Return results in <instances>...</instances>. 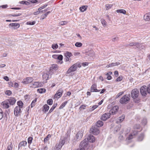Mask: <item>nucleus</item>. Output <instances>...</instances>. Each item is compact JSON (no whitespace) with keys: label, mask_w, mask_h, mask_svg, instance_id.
<instances>
[{"label":"nucleus","mask_w":150,"mask_h":150,"mask_svg":"<svg viewBox=\"0 0 150 150\" xmlns=\"http://www.w3.org/2000/svg\"><path fill=\"white\" fill-rule=\"evenodd\" d=\"M131 97L133 99L134 102L136 103H138L140 101V99L138 97L139 92L137 88L133 89L131 93Z\"/></svg>","instance_id":"nucleus-1"},{"label":"nucleus","mask_w":150,"mask_h":150,"mask_svg":"<svg viewBox=\"0 0 150 150\" xmlns=\"http://www.w3.org/2000/svg\"><path fill=\"white\" fill-rule=\"evenodd\" d=\"M130 99L129 93L124 95L120 99V102L121 104H126L128 103Z\"/></svg>","instance_id":"nucleus-2"},{"label":"nucleus","mask_w":150,"mask_h":150,"mask_svg":"<svg viewBox=\"0 0 150 150\" xmlns=\"http://www.w3.org/2000/svg\"><path fill=\"white\" fill-rule=\"evenodd\" d=\"M58 69L57 65L56 64H53L50 67L48 73L50 75H52L55 71Z\"/></svg>","instance_id":"nucleus-3"},{"label":"nucleus","mask_w":150,"mask_h":150,"mask_svg":"<svg viewBox=\"0 0 150 150\" xmlns=\"http://www.w3.org/2000/svg\"><path fill=\"white\" fill-rule=\"evenodd\" d=\"M80 146L81 147V148L84 150L88 148V142L85 139L83 141L81 142L80 144Z\"/></svg>","instance_id":"nucleus-4"},{"label":"nucleus","mask_w":150,"mask_h":150,"mask_svg":"<svg viewBox=\"0 0 150 150\" xmlns=\"http://www.w3.org/2000/svg\"><path fill=\"white\" fill-rule=\"evenodd\" d=\"M90 132L91 133L93 134L94 135H96L98 134L99 133L100 131L99 129L96 127L93 126L90 129Z\"/></svg>","instance_id":"nucleus-5"},{"label":"nucleus","mask_w":150,"mask_h":150,"mask_svg":"<svg viewBox=\"0 0 150 150\" xmlns=\"http://www.w3.org/2000/svg\"><path fill=\"white\" fill-rule=\"evenodd\" d=\"M140 92L143 96H146L148 93L147 90L146 86H142L140 89Z\"/></svg>","instance_id":"nucleus-6"},{"label":"nucleus","mask_w":150,"mask_h":150,"mask_svg":"<svg viewBox=\"0 0 150 150\" xmlns=\"http://www.w3.org/2000/svg\"><path fill=\"white\" fill-rule=\"evenodd\" d=\"M119 109V107L117 105H115L113 106L109 111V113L110 115H115L118 112Z\"/></svg>","instance_id":"nucleus-7"},{"label":"nucleus","mask_w":150,"mask_h":150,"mask_svg":"<svg viewBox=\"0 0 150 150\" xmlns=\"http://www.w3.org/2000/svg\"><path fill=\"white\" fill-rule=\"evenodd\" d=\"M64 56L66 57L65 61L66 62H70L71 61V59L70 57L72 56L71 52H67L65 53Z\"/></svg>","instance_id":"nucleus-8"},{"label":"nucleus","mask_w":150,"mask_h":150,"mask_svg":"<svg viewBox=\"0 0 150 150\" xmlns=\"http://www.w3.org/2000/svg\"><path fill=\"white\" fill-rule=\"evenodd\" d=\"M43 83L40 82H35L32 83V85L31 87L33 88H37L43 86Z\"/></svg>","instance_id":"nucleus-9"},{"label":"nucleus","mask_w":150,"mask_h":150,"mask_svg":"<svg viewBox=\"0 0 150 150\" xmlns=\"http://www.w3.org/2000/svg\"><path fill=\"white\" fill-rule=\"evenodd\" d=\"M63 92V91L62 88L59 89L55 94L54 98H59L62 96Z\"/></svg>","instance_id":"nucleus-10"},{"label":"nucleus","mask_w":150,"mask_h":150,"mask_svg":"<svg viewBox=\"0 0 150 150\" xmlns=\"http://www.w3.org/2000/svg\"><path fill=\"white\" fill-rule=\"evenodd\" d=\"M33 80V78L32 77H29L23 79L22 83L24 84H27L30 83Z\"/></svg>","instance_id":"nucleus-11"},{"label":"nucleus","mask_w":150,"mask_h":150,"mask_svg":"<svg viewBox=\"0 0 150 150\" xmlns=\"http://www.w3.org/2000/svg\"><path fill=\"white\" fill-rule=\"evenodd\" d=\"M14 114L15 116H18L20 115V113L21 112V108L19 106H16L14 110Z\"/></svg>","instance_id":"nucleus-12"},{"label":"nucleus","mask_w":150,"mask_h":150,"mask_svg":"<svg viewBox=\"0 0 150 150\" xmlns=\"http://www.w3.org/2000/svg\"><path fill=\"white\" fill-rule=\"evenodd\" d=\"M110 114L109 112L105 113L102 115L101 119L103 121H105L110 117Z\"/></svg>","instance_id":"nucleus-13"},{"label":"nucleus","mask_w":150,"mask_h":150,"mask_svg":"<svg viewBox=\"0 0 150 150\" xmlns=\"http://www.w3.org/2000/svg\"><path fill=\"white\" fill-rule=\"evenodd\" d=\"M9 28L12 29H16L20 27V24L18 23H11L9 25Z\"/></svg>","instance_id":"nucleus-14"},{"label":"nucleus","mask_w":150,"mask_h":150,"mask_svg":"<svg viewBox=\"0 0 150 150\" xmlns=\"http://www.w3.org/2000/svg\"><path fill=\"white\" fill-rule=\"evenodd\" d=\"M76 65L74 64L67 71V74H70L71 72H73L76 70L77 69Z\"/></svg>","instance_id":"nucleus-15"},{"label":"nucleus","mask_w":150,"mask_h":150,"mask_svg":"<svg viewBox=\"0 0 150 150\" xmlns=\"http://www.w3.org/2000/svg\"><path fill=\"white\" fill-rule=\"evenodd\" d=\"M86 139L87 141L93 143L95 140V137L93 135L91 134L89 135L88 137Z\"/></svg>","instance_id":"nucleus-16"},{"label":"nucleus","mask_w":150,"mask_h":150,"mask_svg":"<svg viewBox=\"0 0 150 150\" xmlns=\"http://www.w3.org/2000/svg\"><path fill=\"white\" fill-rule=\"evenodd\" d=\"M100 90H98L97 89L96 85L94 84L92 85L91 88V92H99Z\"/></svg>","instance_id":"nucleus-17"},{"label":"nucleus","mask_w":150,"mask_h":150,"mask_svg":"<svg viewBox=\"0 0 150 150\" xmlns=\"http://www.w3.org/2000/svg\"><path fill=\"white\" fill-rule=\"evenodd\" d=\"M83 132L82 131H79L76 135V139L80 140L83 136Z\"/></svg>","instance_id":"nucleus-18"},{"label":"nucleus","mask_w":150,"mask_h":150,"mask_svg":"<svg viewBox=\"0 0 150 150\" xmlns=\"http://www.w3.org/2000/svg\"><path fill=\"white\" fill-rule=\"evenodd\" d=\"M1 104L4 108L7 109L9 107V103L7 100L2 102Z\"/></svg>","instance_id":"nucleus-19"},{"label":"nucleus","mask_w":150,"mask_h":150,"mask_svg":"<svg viewBox=\"0 0 150 150\" xmlns=\"http://www.w3.org/2000/svg\"><path fill=\"white\" fill-rule=\"evenodd\" d=\"M51 76L50 75L48 72L47 73H44L42 75V78L43 79L47 81L48 80L49 78H50Z\"/></svg>","instance_id":"nucleus-20"},{"label":"nucleus","mask_w":150,"mask_h":150,"mask_svg":"<svg viewBox=\"0 0 150 150\" xmlns=\"http://www.w3.org/2000/svg\"><path fill=\"white\" fill-rule=\"evenodd\" d=\"M8 101V103L11 105H13L14 104L16 101V100L13 97L11 98L10 99L7 100Z\"/></svg>","instance_id":"nucleus-21"},{"label":"nucleus","mask_w":150,"mask_h":150,"mask_svg":"<svg viewBox=\"0 0 150 150\" xmlns=\"http://www.w3.org/2000/svg\"><path fill=\"white\" fill-rule=\"evenodd\" d=\"M27 142L25 141H22L20 142L18 145V149L19 150L21 147L25 146L27 145Z\"/></svg>","instance_id":"nucleus-22"},{"label":"nucleus","mask_w":150,"mask_h":150,"mask_svg":"<svg viewBox=\"0 0 150 150\" xmlns=\"http://www.w3.org/2000/svg\"><path fill=\"white\" fill-rule=\"evenodd\" d=\"M125 118V116L124 115H122L117 119L116 123H119L121 122L124 120Z\"/></svg>","instance_id":"nucleus-23"},{"label":"nucleus","mask_w":150,"mask_h":150,"mask_svg":"<svg viewBox=\"0 0 150 150\" xmlns=\"http://www.w3.org/2000/svg\"><path fill=\"white\" fill-rule=\"evenodd\" d=\"M144 20L147 21H150V13H147L144 16Z\"/></svg>","instance_id":"nucleus-24"},{"label":"nucleus","mask_w":150,"mask_h":150,"mask_svg":"<svg viewBox=\"0 0 150 150\" xmlns=\"http://www.w3.org/2000/svg\"><path fill=\"white\" fill-rule=\"evenodd\" d=\"M42 110L45 112H47L49 108V106L47 104L45 105L42 107Z\"/></svg>","instance_id":"nucleus-25"},{"label":"nucleus","mask_w":150,"mask_h":150,"mask_svg":"<svg viewBox=\"0 0 150 150\" xmlns=\"http://www.w3.org/2000/svg\"><path fill=\"white\" fill-rule=\"evenodd\" d=\"M103 123L102 121L99 120L97 122L96 125L98 127H100L102 126L103 125Z\"/></svg>","instance_id":"nucleus-26"},{"label":"nucleus","mask_w":150,"mask_h":150,"mask_svg":"<svg viewBox=\"0 0 150 150\" xmlns=\"http://www.w3.org/2000/svg\"><path fill=\"white\" fill-rule=\"evenodd\" d=\"M57 105V103H54L52 108L49 110L48 113H50L52 112Z\"/></svg>","instance_id":"nucleus-27"},{"label":"nucleus","mask_w":150,"mask_h":150,"mask_svg":"<svg viewBox=\"0 0 150 150\" xmlns=\"http://www.w3.org/2000/svg\"><path fill=\"white\" fill-rule=\"evenodd\" d=\"M88 7L87 6H83L80 7L79 8L80 10L82 12H83L86 11Z\"/></svg>","instance_id":"nucleus-28"},{"label":"nucleus","mask_w":150,"mask_h":150,"mask_svg":"<svg viewBox=\"0 0 150 150\" xmlns=\"http://www.w3.org/2000/svg\"><path fill=\"white\" fill-rule=\"evenodd\" d=\"M144 137V134L142 133L140 134L138 138V140L139 141H141L142 140Z\"/></svg>","instance_id":"nucleus-29"},{"label":"nucleus","mask_w":150,"mask_h":150,"mask_svg":"<svg viewBox=\"0 0 150 150\" xmlns=\"http://www.w3.org/2000/svg\"><path fill=\"white\" fill-rule=\"evenodd\" d=\"M45 91L46 90L45 88H40L37 90V92L40 93H44Z\"/></svg>","instance_id":"nucleus-30"},{"label":"nucleus","mask_w":150,"mask_h":150,"mask_svg":"<svg viewBox=\"0 0 150 150\" xmlns=\"http://www.w3.org/2000/svg\"><path fill=\"white\" fill-rule=\"evenodd\" d=\"M116 12L117 13H122L123 14H125L126 11L124 9H118L116 10Z\"/></svg>","instance_id":"nucleus-31"},{"label":"nucleus","mask_w":150,"mask_h":150,"mask_svg":"<svg viewBox=\"0 0 150 150\" xmlns=\"http://www.w3.org/2000/svg\"><path fill=\"white\" fill-rule=\"evenodd\" d=\"M17 104L20 108H22L23 105V103L21 101H19L17 102Z\"/></svg>","instance_id":"nucleus-32"},{"label":"nucleus","mask_w":150,"mask_h":150,"mask_svg":"<svg viewBox=\"0 0 150 150\" xmlns=\"http://www.w3.org/2000/svg\"><path fill=\"white\" fill-rule=\"evenodd\" d=\"M67 101H65L60 106L59 108L60 109H62L63 108H64L65 105L67 104Z\"/></svg>","instance_id":"nucleus-33"},{"label":"nucleus","mask_w":150,"mask_h":150,"mask_svg":"<svg viewBox=\"0 0 150 150\" xmlns=\"http://www.w3.org/2000/svg\"><path fill=\"white\" fill-rule=\"evenodd\" d=\"M51 137V135L50 134H48L47 136L44 139V142L46 143L49 140V138Z\"/></svg>","instance_id":"nucleus-34"},{"label":"nucleus","mask_w":150,"mask_h":150,"mask_svg":"<svg viewBox=\"0 0 150 150\" xmlns=\"http://www.w3.org/2000/svg\"><path fill=\"white\" fill-rule=\"evenodd\" d=\"M101 22L104 27H105L107 25V23L104 19H101Z\"/></svg>","instance_id":"nucleus-35"},{"label":"nucleus","mask_w":150,"mask_h":150,"mask_svg":"<svg viewBox=\"0 0 150 150\" xmlns=\"http://www.w3.org/2000/svg\"><path fill=\"white\" fill-rule=\"evenodd\" d=\"M37 98H36L34 100H33L32 101L31 104V107L32 108L35 105V103L36 102L37 100Z\"/></svg>","instance_id":"nucleus-36"},{"label":"nucleus","mask_w":150,"mask_h":150,"mask_svg":"<svg viewBox=\"0 0 150 150\" xmlns=\"http://www.w3.org/2000/svg\"><path fill=\"white\" fill-rule=\"evenodd\" d=\"M36 22L35 21H28L26 22V24L28 25H33L35 24Z\"/></svg>","instance_id":"nucleus-37"},{"label":"nucleus","mask_w":150,"mask_h":150,"mask_svg":"<svg viewBox=\"0 0 150 150\" xmlns=\"http://www.w3.org/2000/svg\"><path fill=\"white\" fill-rule=\"evenodd\" d=\"M112 6V5L109 4H107L105 5V7L106 8V9L107 10H108L111 8V7Z\"/></svg>","instance_id":"nucleus-38"},{"label":"nucleus","mask_w":150,"mask_h":150,"mask_svg":"<svg viewBox=\"0 0 150 150\" xmlns=\"http://www.w3.org/2000/svg\"><path fill=\"white\" fill-rule=\"evenodd\" d=\"M65 141L64 140H62L59 142V146H60L61 148L62 147V146H63L65 143Z\"/></svg>","instance_id":"nucleus-39"},{"label":"nucleus","mask_w":150,"mask_h":150,"mask_svg":"<svg viewBox=\"0 0 150 150\" xmlns=\"http://www.w3.org/2000/svg\"><path fill=\"white\" fill-rule=\"evenodd\" d=\"M75 46L77 47H81L82 45V44L80 42H76L75 44Z\"/></svg>","instance_id":"nucleus-40"},{"label":"nucleus","mask_w":150,"mask_h":150,"mask_svg":"<svg viewBox=\"0 0 150 150\" xmlns=\"http://www.w3.org/2000/svg\"><path fill=\"white\" fill-rule=\"evenodd\" d=\"M111 65V67L117 66L120 64V63L119 62H117L115 63H112L111 64H110Z\"/></svg>","instance_id":"nucleus-41"},{"label":"nucleus","mask_w":150,"mask_h":150,"mask_svg":"<svg viewBox=\"0 0 150 150\" xmlns=\"http://www.w3.org/2000/svg\"><path fill=\"white\" fill-rule=\"evenodd\" d=\"M98 107V105H94L91 108H90L89 110L91 111H92L96 108Z\"/></svg>","instance_id":"nucleus-42"},{"label":"nucleus","mask_w":150,"mask_h":150,"mask_svg":"<svg viewBox=\"0 0 150 150\" xmlns=\"http://www.w3.org/2000/svg\"><path fill=\"white\" fill-rule=\"evenodd\" d=\"M53 100L52 99H50L47 100V103L49 105H51L53 104Z\"/></svg>","instance_id":"nucleus-43"},{"label":"nucleus","mask_w":150,"mask_h":150,"mask_svg":"<svg viewBox=\"0 0 150 150\" xmlns=\"http://www.w3.org/2000/svg\"><path fill=\"white\" fill-rule=\"evenodd\" d=\"M33 138L32 137H29L28 139V143L30 144L32 142Z\"/></svg>","instance_id":"nucleus-44"},{"label":"nucleus","mask_w":150,"mask_h":150,"mask_svg":"<svg viewBox=\"0 0 150 150\" xmlns=\"http://www.w3.org/2000/svg\"><path fill=\"white\" fill-rule=\"evenodd\" d=\"M3 115L4 114L2 110L0 108V120L3 118Z\"/></svg>","instance_id":"nucleus-45"},{"label":"nucleus","mask_w":150,"mask_h":150,"mask_svg":"<svg viewBox=\"0 0 150 150\" xmlns=\"http://www.w3.org/2000/svg\"><path fill=\"white\" fill-rule=\"evenodd\" d=\"M135 43L136 44H135V46H136V48H139L142 46V44L139 43L135 42Z\"/></svg>","instance_id":"nucleus-46"},{"label":"nucleus","mask_w":150,"mask_h":150,"mask_svg":"<svg viewBox=\"0 0 150 150\" xmlns=\"http://www.w3.org/2000/svg\"><path fill=\"white\" fill-rule=\"evenodd\" d=\"M123 79L122 76H119L116 79V81H120L122 80Z\"/></svg>","instance_id":"nucleus-47"},{"label":"nucleus","mask_w":150,"mask_h":150,"mask_svg":"<svg viewBox=\"0 0 150 150\" xmlns=\"http://www.w3.org/2000/svg\"><path fill=\"white\" fill-rule=\"evenodd\" d=\"M67 22L65 21H62L60 22L59 24L61 25H66Z\"/></svg>","instance_id":"nucleus-48"},{"label":"nucleus","mask_w":150,"mask_h":150,"mask_svg":"<svg viewBox=\"0 0 150 150\" xmlns=\"http://www.w3.org/2000/svg\"><path fill=\"white\" fill-rule=\"evenodd\" d=\"M135 44H136L135 42H131L129 43V44L127 45H126V47H128L129 46L132 47L133 46H134Z\"/></svg>","instance_id":"nucleus-49"},{"label":"nucleus","mask_w":150,"mask_h":150,"mask_svg":"<svg viewBox=\"0 0 150 150\" xmlns=\"http://www.w3.org/2000/svg\"><path fill=\"white\" fill-rule=\"evenodd\" d=\"M88 55L91 57H93L94 56V52L91 51L89 52L88 54Z\"/></svg>","instance_id":"nucleus-50"},{"label":"nucleus","mask_w":150,"mask_h":150,"mask_svg":"<svg viewBox=\"0 0 150 150\" xmlns=\"http://www.w3.org/2000/svg\"><path fill=\"white\" fill-rule=\"evenodd\" d=\"M52 47L53 49H56L58 48V45L57 44H52Z\"/></svg>","instance_id":"nucleus-51"},{"label":"nucleus","mask_w":150,"mask_h":150,"mask_svg":"<svg viewBox=\"0 0 150 150\" xmlns=\"http://www.w3.org/2000/svg\"><path fill=\"white\" fill-rule=\"evenodd\" d=\"M20 3L21 4H25L26 5H28L29 4L28 2L26 1H22L20 2Z\"/></svg>","instance_id":"nucleus-52"},{"label":"nucleus","mask_w":150,"mask_h":150,"mask_svg":"<svg viewBox=\"0 0 150 150\" xmlns=\"http://www.w3.org/2000/svg\"><path fill=\"white\" fill-rule=\"evenodd\" d=\"M12 150V144L11 142L10 145L8 146L7 149L6 150Z\"/></svg>","instance_id":"nucleus-53"},{"label":"nucleus","mask_w":150,"mask_h":150,"mask_svg":"<svg viewBox=\"0 0 150 150\" xmlns=\"http://www.w3.org/2000/svg\"><path fill=\"white\" fill-rule=\"evenodd\" d=\"M133 137H134L132 134H130L129 135V136L127 137L126 139L129 140L132 139Z\"/></svg>","instance_id":"nucleus-54"},{"label":"nucleus","mask_w":150,"mask_h":150,"mask_svg":"<svg viewBox=\"0 0 150 150\" xmlns=\"http://www.w3.org/2000/svg\"><path fill=\"white\" fill-rule=\"evenodd\" d=\"M147 120L146 118H144L142 121V123L143 125H145L147 123Z\"/></svg>","instance_id":"nucleus-55"},{"label":"nucleus","mask_w":150,"mask_h":150,"mask_svg":"<svg viewBox=\"0 0 150 150\" xmlns=\"http://www.w3.org/2000/svg\"><path fill=\"white\" fill-rule=\"evenodd\" d=\"M140 126L139 124H136L134 126L135 129H138L140 128Z\"/></svg>","instance_id":"nucleus-56"},{"label":"nucleus","mask_w":150,"mask_h":150,"mask_svg":"<svg viewBox=\"0 0 150 150\" xmlns=\"http://www.w3.org/2000/svg\"><path fill=\"white\" fill-rule=\"evenodd\" d=\"M87 106L86 105H81L79 108V109L81 110V109H85V107Z\"/></svg>","instance_id":"nucleus-57"},{"label":"nucleus","mask_w":150,"mask_h":150,"mask_svg":"<svg viewBox=\"0 0 150 150\" xmlns=\"http://www.w3.org/2000/svg\"><path fill=\"white\" fill-rule=\"evenodd\" d=\"M5 94L8 96H10L11 94V91H6L5 92Z\"/></svg>","instance_id":"nucleus-58"},{"label":"nucleus","mask_w":150,"mask_h":150,"mask_svg":"<svg viewBox=\"0 0 150 150\" xmlns=\"http://www.w3.org/2000/svg\"><path fill=\"white\" fill-rule=\"evenodd\" d=\"M63 58V57L62 55L60 54V55H58L57 59H58L61 61L62 60Z\"/></svg>","instance_id":"nucleus-59"},{"label":"nucleus","mask_w":150,"mask_h":150,"mask_svg":"<svg viewBox=\"0 0 150 150\" xmlns=\"http://www.w3.org/2000/svg\"><path fill=\"white\" fill-rule=\"evenodd\" d=\"M146 88L148 93L150 94V83L147 86H146Z\"/></svg>","instance_id":"nucleus-60"},{"label":"nucleus","mask_w":150,"mask_h":150,"mask_svg":"<svg viewBox=\"0 0 150 150\" xmlns=\"http://www.w3.org/2000/svg\"><path fill=\"white\" fill-rule=\"evenodd\" d=\"M21 15V13H15L13 14H11V15L13 16H20Z\"/></svg>","instance_id":"nucleus-61"},{"label":"nucleus","mask_w":150,"mask_h":150,"mask_svg":"<svg viewBox=\"0 0 150 150\" xmlns=\"http://www.w3.org/2000/svg\"><path fill=\"white\" fill-rule=\"evenodd\" d=\"M139 132L137 130H134V131L133 132L132 134L133 136H134L135 135L137 134L138 133V132Z\"/></svg>","instance_id":"nucleus-62"},{"label":"nucleus","mask_w":150,"mask_h":150,"mask_svg":"<svg viewBox=\"0 0 150 150\" xmlns=\"http://www.w3.org/2000/svg\"><path fill=\"white\" fill-rule=\"evenodd\" d=\"M106 75L107 76V79L108 80H111V79L112 77L110 76L109 75V73H107L106 74Z\"/></svg>","instance_id":"nucleus-63"},{"label":"nucleus","mask_w":150,"mask_h":150,"mask_svg":"<svg viewBox=\"0 0 150 150\" xmlns=\"http://www.w3.org/2000/svg\"><path fill=\"white\" fill-rule=\"evenodd\" d=\"M41 149V150H47L48 147L47 146H43Z\"/></svg>","instance_id":"nucleus-64"}]
</instances>
